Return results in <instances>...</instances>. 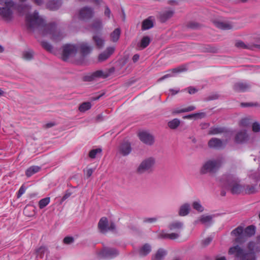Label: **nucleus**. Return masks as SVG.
Listing matches in <instances>:
<instances>
[{
	"label": "nucleus",
	"instance_id": "obj_16",
	"mask_svg": "<svg viewBox=\"0 0 260 260\" xmlns=\"http://www.w3.org/2000/svg\"><path fill=\"white\" fill-rule=\"evenodd\" d=\"M46 7L50 10H56L61 5L62 3L60 0H46Z\"/></svg>",
	"mask_w": 260,
	"mask_h": 260
},
{
	"label": "nucleus",
	"instance_id": "obj_15",
	"mask_svg": "<svg viewBox=\"0 0 260 260\" xmlns=\"http://www.w3.org/2000/svg\"><path fill=\"white\" fill-rule=\"evenodd\" d=\"M250 88V85L247 83L238 82L234 86V90L237 92H245Z\"/></svg>",
	"mask_w": 260,
	"mask_h": 260
},
{
	"label": "nucleus",
	"instance_id": "obj_46",
	"mask_svg": "<svg viewBox=\"0 0 260 260\" xmlns=\"http://www.w3.org/2000/svg\"><path fill=\"white\" fill-rule=\"evenodd\" d=\"M250 122V119L249 118H245L241 119L240 121L239 124L241 126L246 127L249 125Z\"/></svg>",
	"mask_w": 260,
	"mask_h": 260
},
{
	"label": "nucleus",
	"instance_id": "obj_5",
	"mask_svg": "<svg viewBox=\"0 0 260 260\" xmlns=\"http://www.w3.org/2000/svg\"><path fill=\"white\" fill-rule=\"evenodd\" d=\"M77 51V47L73 45L66 44L63 47L62 59L67 61L69 58L75 55Z\"/></svg>",
	"mask_w": 260,
	"mask_h": 260
},
{
	"label": "nucleus",
	"instance_id": "obj_43",
	"mask_svg": "<svg viewBox=\"0 0 260 260\" xmlns=\"http://www.w3.org/2000/svg\"><path fill=\"white\" fill-rule=\"evenodd\" d=\"M23 58L26 60H30L33 58L34 53L31 50L25 51L23 52Z\"/></svg>",
	"mask_w": 260,
	"mask_h": 260
},
{
	"label": "nucleus",
	"instance_id": "obj_6",
	"mask_svg": "<svg viewBox=\"0 0 260 260\" xmlns=\"http://www.w3.org/2000/svg\"><path fill=\"white\" fill-rule=\"evenodd\" d=\"M94 12L92 8L84 7L79 10L78 15L79 18L83 20H88L94 16Z\"/></svg>",
	"mask_w": 260,
	"mask_h": 260
},
{
	"label": "nucleus",
	"instance_id": "obj_24",
	"mask_svg": "<svg viewBox=\"0 0 260 260\" xmlns=\"http://www.w3.org/2000/svg\"><path fill=\"white\" fill-rule=\"evenodd\" d=\"M179 237V234L178 233H171V234H167L166 232L162 231L160 233L159 235V238H165V239H170L171 240H174L178 238Z\"/></svg>",
	"mask_w": 260,
	"mask_h": 260
},
{
	"label": "nucleus",
	"instance_id": "obj_28",
	"mask_svg": "<svg viewBox=\"0 0 260 260\" xmlns=\"http://www.w3.org/2000/svg\"><path fill=\"white\" fill-rule=\"evenodd\" d=\"M214 23L217 27L223 30H228L232 28V25L228 23L217 21L215 22Z\"/></svg>",
	"mask_w": 260,
	"mask_h": 260
},
{
	"label": "nucleus",
	"instance_id": "obj_18",
	"mask_svg": "<svg viewBox=\"0 0 260 260\" xmlns=\"http://www.w3.org/2000/svg\"><path fill=\"white\" fill-rule=\"evenodd\" d=\"M208 145L210 148H220L223 147V143L222 141L217 138H212L208 142Z\"/></svg>",
	"mask_w": 260,
	"mask_h": 260
},
{
	"label": "nucleus",
	"instance_id": "obj_12",
	"mask_svg": "<svg viewBox=\"0 0 260 260\" xmlns=\"http://www.w3.org/2000/svg\"><path fill=\"white\" fill-rule=\"evenodd\" d=\"M249 139V136L246 131H240L235 136V141L236 143L242 144L246 142Z\"/></svg>",
	"mask_w": 260,
	"mask_h": 260
},
{
	"label": "nucleus",
	"instance_id": "obj_58",
	"mask_svg": "<svg viewBox=\"0 0 260 260\" xmlns=\"http://www.w3.org/2000/svg\"><path fill=\"white\" fill-rule=\"evenodd\" d=\"M93 170L91 169V168H90V169H88L87 170H86V175L87 176V177H89L91 176V175L93 173Z\"/></svg>",
	"mask_w": 260,
	"mask_h": 260
},
{
	"label": "nucleus",
	"instance_id": "obj_33",
	"mask_svg": "<svg viewBox=\"0 0 260 260\" xmlns=\"http://www.w3.org/2000/svg\"><path fill=\"white\" fill-rule=\"evenodd\" d=\"M225 132V129L221 127H212L210 128L209 132L210 135H218L219 134L223 133Z\"/></svg>",
	"mask_w": 260,
	"mask_h": 260
},
{
	"label": "nucleus",
	"instance_id": "obj_59",
	"mask_svg": "<svg viewBox=\"0 0 260 260\" xmlns=\"http://www.w3.org/2000/svg\"><path fill=\"white\" fill-rule=\"evenodd\" d=\"M183 71H184V69H182V68H176V69H173L172 72L173 73H178V72H183Z\"/></svg>",
	"mask_w": 260,
	"mask_h": 260
},
{
	"label": "nucleus",
	"instance_id": "obj_23",
	"mask_svg": "<svg viewBox=\"0 0 260 260\" xmlns=\"http://www.w3.org/2000/svg\"><path fill=\"white\" fill-rule=\"evenodd\" d=\"M117 251L115 249H109L105 250L102 252V254L103 256L108 258H113L118 254Z\"/></svg>",
	"mask_w": 260,
	"mask_h": 260
},
{
	"label": "nucleus",
	"instance_id": "obj_39",
	"mask_svg": "<svg viewBox=\"0 0 260 260\" xmlns=\"http://www.w3.org/2000/svg\"><path fill=\"white\" fill-rule=\"evenodd\" d=\"M192 207L199 212H202L204 210V208L202 206L199 201L193 202L192 203Z\"/></svg>",
	"mask_w": 260,
	"mask_h": 260
},
{
	"label": "nucleus",
	"instance_id": "obj_64",
	"mask_svg": "<svg viewBox=\"0 0 260 260\" xmlns=\"http://www.w3.org/2000/svg\"><path fill=\"white\" fill-rule=\"evenodd\" d=\"M47 249L45 247H41L37 250V252L38 253L39 252H44Z\"/></svg>",
	"mask_w": 260,
	"mask_h": 260
},
{
	"label": "nucleus",
	"instance_id": "obj_31",
	"mask_svg": "<svg viewBox=\"0 0 260 260\" xmlns=\"http://www.w3.org/2000/svg\"><path fill=\"white\" fill-rule=\"evenodd\" d=\"M80 48L83 54L85 55L89 53L92 50V47L87 43H82L80 44Z\"/></svg>",
	"mask_w": 260,
	"mask_h": 260
},
{
	"label": "nucleus",
	"instance_id": "obj_8",
	"mask_svg": "<svg viewBox=\"0 0 260 260\" xmlns=\"http://www.w3.org/2000/svg\"><path fill=\"white\" fill-rule=\"evenodd\" d=\"M98 228L102 233H106L108 230H113L115 229V226L113 223H111L110 225L108 226V221L106 217H102L98 223Z\"/></svg>",
	"mask_w": 260,
	"mask_h": 260
},
{
	"label": "nucleus",
	"instance_id": "obj_54",
	"mask_svg": "<svg viewBox=\"0 0 260 260\" xmlns=\"http://www.w3.org/2000/svg\"><path fill=\"white\" fill-rule=\"evenodd\" d=\"M236 46L238 48H245L246 45L242 41H238L236 43Z\"/></svg>",
	"mask_w": 260,
	"mask_h": 260
},
{
	"label": "nucleus",
	"instance_id": "obj_17",
	"mask_svg": "<svg viewBox=\"0 0 260 260\" xmlns=\"http://www.w3.org/2000/svg\"><path fill=\"white\" fill-rule=\"evenodd\" d=\"M213 217L211 215H202L197 220L195 221L196 223L201 222L205 225H209L212 220Z\"/></svg>",
	"mask_w": 260,
	"mask_h": 260
},
{
	"label": "nucleus",
	"instance_id": "obj_55",
	"mask_svg": "<svg viewBox=\"0 0 260 260\" xmlns=\"http://www.w3.org/2000/svg\"><path fill=\"white\" fill-rule=\"evenodd\" d=\"M212 238L211 237H208L203 241V244L205 246L208 245L212 241Z\"/></svg>",
	"mask_w": 260,
	"mask_h": 260
},
{
	"label": "nucleus",
	"instance_id": "obj_7",
	"mask_svg": "<svg viewBox=\"0 0 260 260\" xmlns=\"http://www.w3.org/2000/svg\"><path fill=\"white\" fill-rule=\"evenodd\" d=\"M14 6H6L0 8V16L6 21H10L13 18V8Z\"/></svg>",
	"mask_w": 260,
	"mask_h": 260
},
{
	"label": "nucleus",
	"instance_id": "obj_30",
	"mask_svg": "<svg viewBox=\"0 0 260 260\" xmlns=\"http://www.w3.org/2000/svg\"><path fill=\"white\" fill-rule=\"evenodd\" d=\"M254 234L255 227L253 225L248 226L244 230V238L251 237Z\"/></svg>",
	"mask_w": 260,
	"mask_h": 260
},
{
	"label": "nucleus",
	"instance_id": "obj_38",
	"mask_svg": "<svg viewBox=\"0 0 260 260\" xmlns=\"http://www.w3.org/2000/svg\"><path fill=\"white\" fill-rule=\"evenodd\" d=\"M180 121L177 118H175L168 122V126L171 129L176 128L180 124Z\"/></svg>",
	"mask_w": 260,
	"mask_h": 260
},
{
	"label": "nucleus",
	"instance_id": "obj_44",
	"mask_svg": "<svg viewBox=\"0 0 260 260\" xmlns=\"http://www.w3.org/2000/svg\"><path fill=\"white\" fill-rule=\"evenodd\" d=\"M244 191L245 194H252L256 192V189L254 186H247L244 189Z\"/></svg>",
	"mask_w": 260,
	"mask_h": 260
},
{
	"label": "nucleus",
	"instance_id": "obj_51",
	"mask_svg": "<svg viewBox=\"0 0 260 260\" xmlns=\"http://www.w3.org/2000/svg\"><path fill=\"white\" fill-rule=\"evenodd\" d=\"M25 187L23 185H22L18 190L17 197L20 198L25 192Z\"/></svg>",
	"mask_w": 260,
	"mask_h": 260
},
{
	"label": "nucleus",
	"instance_id": "obj_63",
	"mask_svg": "<svg viewBox=\"0 0 260 260\" xmlns=\"http://www.w3.org/2000/svg\"><path fill=\"white\" fill-rule=\"evenodd\" d=\"M133 60L134 62H137L139 59V55L137 54H135L133 57Z\"/></svg>",
	"mask_w": 260,
	"mask_h": 260
},
{
	"label": "nucleus",
	"instance_id": "obj_62",
	"mask_svg": "<svg viewBox=\"0 0 260 260\" xmlns=\"http://www.w3.org/2000/svg\"><path fill=\"white\" fill-rule=\"evenodd\" d=\"M71 195V193L70 192L66 193L62 197V200L65 201L67 200L68 198H69Z\"/></svg>",
	"mask_w": 260,
	"mask_h": 260
},
{
	"label": "nucleus",
	"instance_id": "obj_52",
	"mask_svg": "<svg viewBox=\"0 0 260 260\" xmlns=\"http://www.w3.org/2000/svg\"><path fill=\"white\" fill-rule=\"evenodd\" d=\"M104 15L106 16L108 19L110 18L111 15V12L109 8L107 6L105 7V10L104 11Z\"/></svg>",
	"mask_w": 260,
	"mask_h": 260
},
{
	"label": "nucleus",
	"instance_id": "obj_22",
	"mask_svg": "<svg viewBox=\"0 0 260 260\" xmlns=\"http://www.w3.org/2000/svg\"><path fill=\"white\" fill-rule=\"evenodd\" d=\"M167 254V251L164 249H159L156 254L152 256V260H162Z\"/></svg>",
	"mask_w": 260,
	"mask_h": 260
},
{
	"label": "nucleus",
	"instance_id": "obj_21",
	"mask_svg": "<svg viewBox=\"0 0 260 260\" xmlns=\"http://www.w3.org/2000/svg\"><path fill=\"white\" fill-rule=\"evenodd\" d=\"M103 28V23L100 20H95L91 25V29L93 31L98 32Z\"/></svg>",
	"mask_w": 260,
	"mask_h": 260
},
{
	"label": "nucleus",
	"instance_id": "obj_4",
	"mask_svg": "<svg viewBox=\"0 0 260 260\" xmlns=\"http://www.w3.org/2000/svg\"><path fill=\"white\" fill-rule=\"evenodd\" d=\"M223 161L221 159L209 160L206 162L201 169L202 174L214 173L221 166Z\"/></svg>",
	"mask_w": 260,
	"mask_h": 260
},
{
	"label": "nucleus",
	"instance_id": "obj_48",
	"mask_svg": "<svg viewBox=\"0 0 260 260\" xmlns=\"http://www.w3.org/2000/svg\"><path fill=\"white\" fill-rule=\"evenodd\" d=\"M30 9H31V6L29 5H19L17 8L18 11L20 13H23V9H25L26 10H29Z\"/></svg>",
	"mask_w": 260,
	"mask_h": 260
},
{
	"label": "nucleus",
	"instance_id": "obj_9",
	"mask_svg": "<svg viewBox=\"0 0 260 260\" xmlns=\"http://www.w3.org/2000/svg\"><path fill=\"white\" fill-rule=\"evenodd\" d=\"M228 184L231 187V190L233 194L240 193L242 191V186L237 182L233 176H229L228 179Z\"/></svg>",
	"mask_w": 260,
	"mask_h": 260
},
{
	"label": "nucleus",
	"instance_id": "obj_53",
	"mask_svg": "<svg viewBox=\"0 0 260 260\" xmlns=\"http://www.w3.org/2000/svg\"><path fill=\"white\" fill-rule=\"evenodd\" d=\"M74 241V238L72 237H66L63 239V242L65 244H69Z\"/></svg>",
	"mask_w": 260,
	"mask_h": 260
},
{
	"label": "nucleus",
	"instance_id": "obj_34",
	"mask_svg": "<svg viewBox=\"0 0 260 260\" xmlns=\"http://www.w3.org/2000/svg\"><path fill=\"white\" fill-rule=\"evenodd\" d=\"M174 12L173 11H167L160 14V19L161 21L165 22L173 15Z\"/></svg>",
	"mask_w": 260,
	"mask_h": 260
},
{
	"label": "nucleus",
	"instance_id": "obj_20",
	"mask_svg": "<svg viewBox=\"0 0 260 260\" xmlns=\"http://www.w3.org/2000/svg\"><path fill=\"white\" fill-rule=\"evenodd\" d=\"M190 210V205L188 203L184 204L180 207L179 214L181 216H185L189 214Z\"/></svg>",
	"mask_w": 260,
	"mask_h": 260
},
{
	"label": "nucleus",
	"instance_id": "obj_2",
	"mask_svg": "<svg viewBox=\"0 0 260 260\" xmlns=\"http://www.w3.org/2000/svg\"><path fill=\"white\" fill-rule=\"evenodd\" d=\"M229 254H235V257L241 260H256L254 253L253 251L245 253L239 246L232 247L229 251Z\"/></svg>",
	"mask_w": 260,
	"mask_h": 260
},
{
	"label": "nucleus",
	"instance_id": "obj_36",
	"mask_svg": "<svg viewBox=\"0 0 260 260\" xmlns=\"http://www.w3.org/2000/svg\"><path fill=\"white\" fill-rule=\"evenodd\" d=\"M50 202V198L46 197L40 200L39 202V207L40 209H43L47 206Z\"/></svg>",
	"mask_w": 260,
	"mask_h": 260
},
{
	"label": "nucleus",
	"instance_id": "obj_26",
	"mask_svg": "<svg viewBox=\"0 0 260 260\" xmlns=\"http://www.w3.org/2000/svg\"><path fill=\"white\" fill-rule=\"evenodd\" d=\"M151 248L150 245L146 244L143 245L139 250V254L141 256H146L150 252Z\"/></svg>",
	"mask_w": 260,
	"mask_h": 260
},
{
	"label": "nucleus",
	"instance_id": "obj_25",
	"mask_svg": "<svg viewBox=\"0 0 260 260\" xmlns=\"http://www.w3.org/2000/svg\"><path fill=\"white\" fill-rule=\"evenodd\" d=\"M153 26V22L151 19V17H149L148 18L145 19L143 22L142 25V29L147 30L152 28Z\"/></svg>",
	"mask_w": 260,
	"mask_h": 260
},
{
	"label": "nucleus",
	"instance_id": "obj_45",
	"mask_svg": "<svg viewBox=\"0 0 260 260\" xmlns=\"http://www.w3.org/2000/svg\"><path fill=\"white\" fill-rule=\"evenodd\" d=\"M0 4H5L6 6H15V4L12 0H0Z\"/></svg>",
	"mask_w": 260,
	"mask_h": 260
},
{
	"label": "nucleus",
	"instance_id": "obj_50",
	"mask_svg": "<svg viewBox=\"0 0 260 260\" xmlns=\"http://www.w3.org/2000/svg\"><path fill=\"white\" fill-rule=\"evenodd\" d=\"M202 114H203V113L191 114H189V115H186V116H184L183 117V118H184V119L194 118H196V117H199L200 115H201Z\"/></svg>",
	"mask_w": 260,
	"mask_h": 260
},
{
	"label": "nucleus",
	"instance_id": "obj_19",
	"mask_svg": "<svg viewBox=\"0 0 260 260\" xmlns=\"http://www.w3.org/2000/svg\"><path fill=\"white\" fill-rule=\"evenodd\" d=\"M231 235L237 237L236 242L239 241L240 238H244V230L242 226H238L231 232Z\"/></svg>",
	"mask_w": 260,
	"mask_h": 260
},
{
	"label": "nucleus",
	"instance_id": "obj_35",
	"mask_svg": "<svg viewBox=\"0 0 260 260\" xmlns=\"http://www.w3.org/2000/svg\"><path fill=\"white\" fill-rule=\"evenodd\" d=\"M150 43V38L148 36L144 37L139 44V47L141 49H144L147 47Z\"/></svg>",
	"mask_w": 260,
	"mask_h": 260
},
{
	"label": "nucleus",
	"instance_id": "obj_37",
	"mask_svg": "<svg viewBox=\"0 0 260 260\" xmlns=\"http://www.w3.org/2000/svg\"><path fill=\"white\" fill-rule=\"evenodd\" d=\"M91 107V104L90 102L83 103L79 107V110L81 112H84L90 109Z\"/></svg>",
	"mask_w": 260,
	"mask_h": 260
},
{
	"label": "nucleus",
	"instance_id": "obj_57",
	"mask_svg": "<svg viewBox=\"0 0 260 260\" xmlns=\"http://www.w3.org/2000/svg\"><path fill=\"white\" fill-rule=\"evenodd\" d=\"M28 210L34 211V208L32 206H26L24 209V212L25 213L26 215L28 216H31V215L27 214V212Z\"/></svg>",
	"mask_w": 260,
	"mask_h": 260
},
{
	"label": "nucleus",
	"instance_id": "obj_47",
	"mask_svg": "<svg viewBox=\"0 0 260 260\" xmlns=\"http://www.w3.org/2000/svg\"><path fill=\"white\" fill-rule=\"evenodd\" d=\"M41 44L43 47L46 49L47 51L50 52L52 51V46L48 42L43 41L41 43Z\"/></svg>",
	"mask_w": 260,
	"mask_h": 260
},
{
	"label": "nucleus",
	"instance_id": "obj_13",
	"mask_svg": "<svg viewBox=\"0 0 260 260\" xmlns=\"http://www.w3.org/2000/svg\"><path fill=\"white\" fill-rule=\"evenodd\" d=\"M114 51L115 47H114L107 48L105 51L99 55L98 61L101 62L105 61L114 53Z\"/></svg>",
	"mask_w": 260,
	"mask_h": 260
},
{
	"label": "nucleus",
	"instance_id": "obj_40",
	"mask_svg": "<svg viewBox=\"0 0 260 260\" xmlns=\"http://www.w3.org/2000/svg\"><path fill=\"white\" fill-rule=\"evenodd\" d=\"M195 107L193 106H190L185 108H183L180 110H175L173 111L174 114H178L180 113H184L193 111L195 109Z\"/></svg>",
	"mask_w": 260,
	"mask_h": 260
},
{
	"label": "nucleus",
	"instance_id": "obj_10",
	"mask_svg": "<svg viewBox=\"0 0 260 260\" xmlns=\"http://www.w3.org/2000/svg\"><path fill=\"white\" fill-rule=\"evenodd\" d=\"M138 136L140 140L146 145H152L154 142V137L147 132H141Z\"/></svg>",
	"mask_w": 260,
	"mask_h": 260
},
{
	"label": "nucleus",
	"instance_id": "obj_11",
	"mask_svg": "<svg viewBox=\"0 0 260 260\" xmlns=\"http://www.w3.org/2000/svg\"><path fill=\"white\" fill-rule=\"evenodd\" d=\"M107 77L108 75L106 74L105 72L102 70H99L85 76L83 77V80L85 81L90 82L93 81L97 78H106Z\"/></svg>",
	"mask_w": 260,
	"mask_h": 260
},
{
	"label": "nucleus",
	"instance_id": "obj_32",
	"mask_svg": "<svg viewBox=\"0 0 260 260\" xmlns=\"http://www.w3.org/2000/svg\"><path fill=\"white\" fill-rule=\"evenodd\" d=\"M121 31L120 28H116L110 35L111 40L113 42H116L118 41Z\"/></svg>",
	"mask_w": 260,
	"mask_h": 260
},
{
	"label": "nucleus",
	"instance_id": "obj_41",
	"mask_svg": "<svg viewBox=\"0 0 260 260\" xmlns=\"http://www.w3.org/2000/svg\"><path fill=\"white\" fill-rule=\"evenodd\" d=\"M101 148H96L90 150L89 152V157L91 158H95L98 154H100L102 152Z\"/></svg>",
	"mask_w": 260,
	"mask_h": 260
},
{
	"label": "nucleus",
	"instance_id": "obj_1",
	"mask_svg": "<svg viewBox=\"0 0 260 260\" xmlns=\"http://www.w3.org/2000/svg\"><path fill=\"white\" fill-rule=\"evenodd\" d=\"M26 21L30 28H38L40 33L43 36H50V39L55 41L60 40L62 37L55 30L54 24H46L44 19L35 11L26 16Z\"/></svg>",
	"mask_w": 260,
	"mask_h": 260
},
{
	"label": "nucleus",
	"instance_id": "obj_61",
	"mask_svg": "<svg viewBox=\"0 0 260 260\" xmlns=\"http://www.w3.org/2000/svg\"><path fill=\"white\" fill-rule=\"evenodd\" d=\"M34 2L39 6H41L44 4L43 0H34Z\"/></svg>",
	"mask_w": 260,
	"mask_h": 260
},
{
	"label": "nucleus",
	"instance_id": "obj_29",
	"mask_svg": "<svg viewBox=\"0 0 260 260\" xmlns=\"http://www.w3.org/2000/svg\"><path fill=\"white\" fill-rule=\"evenodd\" d=\"M93 40L98 48H102L104 46L105 40L101 36L95 35L93 37Z\"/></svg>",
	"mask_w": 260,
	"mask_h": 260
},
{
	"label": "nucleus",
	"instance_id": "obj_3",
	"mask_svg": "<svg viewBox=\"0 0 260 260\" xmlns=\"http://www.w3.org/2000/svg\"><path fill=\"white\" fill-rule=\"evenodd\" d=\"M155 165V159L154 158L150 157L145 158L141 162L136 170V172L139 174L152 173L153 171Z\"/></svg>",
	"mask_w": 260,
	"mask_h": 260
},
{
	"label": "nucleus",
	"instance_id": "obj_56",
	"mask_svg": "<svg viewBox=\"0 0 260 260\" xmlns=\"http://www.w3.org/2000/svg\"><path fill=\"white\" fill-rule=\"evenodd\" d=\"M156 220H157V219L155 217L147 218H145L144 219V222L152 223V222H155L156 221Z\"/></svg>",
	"mask_w": 260,
	"mask_h": 260
},
{
	"label": "nucleus",
	"instance_id": "obj_60",
	"mask_svg": "<svg viewBox=\"0 0 260 260\" xmlns=\"http://www.w3.org/2000/svg\"><path fill=\"white\" fill-rule=\"evenodd\" d=\"M197 92V89L193 87H190L188 88V92L190 94H194Z\"/></svg>",
	"mask_w": 260,
	"mask_h": 260
},
{
	"label": "nucleus",
	"instance_id": "obj_49",
	"mask_svg": "<svg viewBox=\"0 0 260 260\" xmlns=\"http://www.w3.org/2000/svg\"><path fill=\"white\" fill-rule=\"evenodd\" d=\"M252 131L254 132H258L260 131V124L257 122H255L252 125Z\"/></svg>",
	"mask_w": 260,
	"mask_h": 260
},
{
	"label": "nucleus",
	"instance_id": "obj_42",
	"mask_svg": "<svg viewBox=\"0 0 260 260\" xmlns=\"http://www.w3.org/2000/svg\"><path fill=\"white\" fill-rule=\"evenodd\" d=\"M183 226V223L181 222H175L170 225L171 230H180Z\"/></svg>",
	"mask_w": 260,
	"mask_h": 260
},
{
	"label": "nucleus",
	"instance_id": "obj_27",
	"mask_svg": "<svg viewBox=\"0 0 260 260\" xmlns=\"http://www.w3.org/2000/svg\"><path fill=\"white\" fill-rule=\"evenodd\" d=\"M41 169V168L39 166H31L29 168H28L26 172H25V174L26 175L29 177L30 176H31L32 175H34V174L38 172Z\"/></svg>",
	"mask_w": 260,
	"mask_h": 260
},
{
	"label": "nucleus",
	"instance_id": "obj_14",
	"mask_svg": "<svg viewBox=\"0 0 260 260\" xmlns=\"http://www.w3.org/2000/svg\"><path fill=\"white\" fill-rule=\"evenodd\" d=\"M132 151L131 144L128 142L122 143L119 148V152L123 156L128 155Z\"/></svg>",
	"mask_w": 260,
	"mask_h": 260
}]
</instances>
